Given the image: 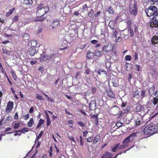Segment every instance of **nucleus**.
<instances>
[{
	"mask_svg": "<svg viewBox=\"0 0 158 158\" xmlns=\"http://www.w3.org/2000/svg\"><path fill=\"white\" fill-rule=\"evenodd\" d=\"M157 129L156 124L151 123L145 127L143 132L145 135L149 137L158 133Z\"/></svg>",
	"mask_w": 158,
	"mask_h": 158,
	"instance_id": "f257e3e1",
	"label": "nucleus"
},
{
	"mask_svg": "<svg viewBox=\"0 0 158 158\" xmlns=\"http://www.w3.org/2000/svg\"><path fill=\"white\" fill-rule=\"evenodd\" d=\"M151 108L148 104L141 105L140 104L138 105L135 109V111L137 113L141 112L140 114L141 116H143L147 114L150 110Z\"/></svg>",
	"mask_w": 158,
	"mask_h": 158,
	"instance_id": "f03ea898",
	"label": "nucleus"
},
{
	"mask_svg": "<svg viewBox=\"0 0 158 158\" xmlns=\"http://www.w3.org/2000/svg\"><path fill=\"white\" fill-rule=\"evenodd\" d=\"M37 11L36 13V15L37 17H41L45 14L48 12V9L46 6H44L43 4L41 3L39 4L37 7Z\"/></svg>",
	"mask_w": 158,
	"mask_h": 158,
	"instance_id": "7ed1b4c3",
	"label": "nucleus"
},
{
	"mask_svg": "<svg viewBox=\"0 0 158 158\" xmlns=\"http://www.w3.org/2000/svg\"><path fill=\"white\" fill-rule=\"evenodd\" d=\"M157 11V8L156 6H150L145 10V12L148 16L154 15Z\"/></svg>",
	"mask_w": 158,
	"mask_h": 158,
	"instance_id": "20e7f679",
	"label": "nucleus"
},
{
	"mask_svg": "<svg viewBox=\"0 0 158 158\" xmlns=\"http://www.w3.org/2000/svg\"><path fill=\"white\" fill-rule=\"evenodd\" d=\"M142 117L140 116L139 118H135L133 121H131L130 122V124L132 127L142 125Z\"/></svg>",
	"mask_w": 158,
	"mask_h": 158,
	"instance_id": "39448f33",
	"label": "nucleus"
},
{
	"mask_svg": "<svg viewBox=\"0 0 158 158\" xmlns=\"http://www.w3.org/2000/svg\"><path fill=\"white\" fill-rule=\"evenodd\" d=\"M130 12L131 14L135 16L137 12V8L136 4L134 3L133 4L130 5Z\"/></svg>",
	"mask_w": 158,
	"mask_h": 158,
	"instance_id": "423d86ee",
	"label": "nucleus"
},
{
	"mask_svg": "<svg viewBox=\"0 0 158 158\" xmlns=\"http://www.w3.org/2000/svg\"><path fill=\"white\" fill-rule=\"evenodd\" d=\"M127 105V102H123L122 104L121 105V106L122 107V108L123 109V113H126L128 112H129L130 110V108L131 107L130 106H128L127 107H126V106Z\"/></svg>",
	"mask_w": 158,
	"mask_h": 158,
	"instance_id": "0eeeda50",
	"label": "nucleus"
},
{
	"mask_svg": "<svg viewBox=\"0 0 158 158\" xmlns=\"http://www.w3.org/2000/svg\"><path fill=\"white\" fill-rule=\"evenodd\" d=\"M60 25L59 20L55 19L52 22L51 27L52 29H56L59 27Z\"/></svg>",
	"mask_w": 158,
	"mask_h": 158,
	"instance_id": "6e6552de",
	"label": "nucleus"
},
{
	"mask_svg": "<svg viewBox=\"0 0 158 158\" xmlns=\"http://www.w3.org/2000/svg\"><path fill=\"white\" fill-rule=\"evenodd\" d=\"M14 102L11 101H9L7 104V107L6 109V111L7 113L10 112V111L12 109Z\"/></svg>",
	"mask_w": 158,
	"mask_h": 158,
	"instance_id": "1a4fd4ad",
	"label": "nucleus"
},
{
	"mask_svg": "<svg viewBox=\"0 0 158 158\" xmlns=\"http://www.w3.org/2000/svg\"><path fill=\"white\" fill-rule=\"evenodd\" d=\"M116 22L113 20H110L109 22L108 26L111 29H118V27L116 25Z\"/></svg>",
	"mask_w": 158,
	"mask_h": 158,
	"instance_id": "9d476101",
	"label": "nucleus"
},
{
	"mask_svg": "<svg viewBox=\"0 0 158 158\" xmlns=\"http://www.w3.org/2000/svg\"><path fill=\"white\" fill-rule=\"evenodd\" d=\"M91 118L94 122L95 124L97 126H98L99 124V123L98 119V114H95L94 115L91 116Z\"/></svg>",
	"mask_w": 158,
	"mask_h": 158,
	"instance_id": "9b49d317",
	"label": "nucleus"
},
{
	"mask_svg": "<svg viewBox=\"0 0 158 158\" xmlns=\"http://www.w3.org/2000/svg\"><path fill=\"white\" fill-rule=\"evenodd\" d=\"M119 108L117 106L113 107L111 109L112 114L114 115L118 114L119 112Z\"/></svg>",
	"mask_w": 158,
	"mask_h": 158,
	"instance_id": "f8f14e48",
	"label": "nucleus"
},
{
	"mask_svg": "<svg viewBox=\"0 0 158 158\" xmlns=\"http://www.w3.org/2000/svg\"><path fill=\"white\" fill-rule=\"evenodd\" d=\"M96 102L95 100L91 101L89 103V108L90 110H93L96 108Z\"/></svg>",
	"mask_w": 158,
	"mask_h": 158,
	"instance_id": "ddd939ff",
	"label": "nucleus"
},
{
	"mask_svg": "<svg viewBox=\"0 0 158 158\" xmlns=\"http://www.w3.org/2000/svg\"><path fill=\"white\" fill-rule=\"evenodd\" d=\"M137 133L135 132L131 134L130 135L127 137L129 139V140H130L131 142L134 140L135 139V137L137 136Z\"/></svg>",
	"mask_w": 158,
	"mask_h": 158,
	"instance_id": "4468645a",
	"label": "nucleus"
},
{
	"mask_svg": "<svg viewBox=\"0 0 158 158\" xmlns=\"http://www.w3.org/2000/svg\"><path fill=\"white\" fill-rule=\"evenodd\" d=\"M106 93L108 97L113 99H115L116 97L114 94L111 89H109L106 91Z\"/></svg>",
	"mask_w": 158,
	"mask_h": 158,
	"instance_id": "2eb2a0df",
	"label": "nucleus"
},
{
	"mask_svg": "<svg viewBox=\"0 0 158 158\" xmlns=\"http://www.w3.org/2000/svg\"><path fill=\"white\" fill-rule=\"evenodd\" d=\"M48 60H52L58 57V55L56 54H51L50 55H48Z\"/></svg>",
	"mask_w": 158,
	"mask_h": 158,
	"instance_id": "dca6fc26",
	"label": "nucleus"
},
{
	"mask_svg": "<svg viewBox=\"0 0 158 158\" xmlns=\"http://www.w3.org/2000/svg\"><path fill=\"white\" fill-rule=\"evenodd\" d=\"M149 23L150 25L152 27H157L158 26V22L154 21L152 20V19L150 20Z\"/></svg>",
	"mask_w": 158,
	"mask_h": 158,
	"instance_id": "f3484780",
	"label": "nucleus"
},
{
	"mask_svg": "<svg viewBox=\"0 0 158 158\" xmlns=\"http://www.w3.org/2000/svg\"><path fill=\"white\" fill-rule=\"evenodd\" d=\"M152 43V44H157L158 43V36H154L151 40Z\"/></svg>",
	"mask_w": 158,
	"mask_h": 158,
	"instance_id": "a211bd4d",
	"label": "nucleus"
},
{
	"mask_svg": "<svg viewBox=\"0 0 158 158\" xmlns=\"http://www.w3.org/2000/svg\"><path fill=\"white\" fill-rule=\"evenodd\" d=\"M94 56L95 55L94 52L89 51L87 53L86 57L88 59H92L93 58Z\"/></svg>",
	"mask_w": 158,
	"mask_h": 158,
	"instance_id": "6ab92c4d",
	"label": "nucleus"
},
{
	"mask_svg": "<svg viewBox=\"0 0 158 158\" xmlns=\"http://www.w3.org/2000/svg\"><path fill=\"white\" fill-rule=\"evenodd\" d=\"M112 154L108 152H107L106 153L102 156L101 158H111L112 157Z\"/></svg>",
	"mask_w": 158,
	"mask_h": 158,
	"instance_id": "aec40b11",
	"label": "nucleus"
},
{
	"mask_svg": "<svg viewBox=\"0 0 158 158\" xmlns=\"http://www.w3.org/2000/svg\"><path fill=\"white\" fill-rule=\"evenodd\" d=\"M101 137L99 134L97 135L94 137L93 143L94 144H96L98 142L100 141Z\"/></svg>",
	"mask_w": 158,
	"mask_h": 158,
	"instance_id": "412c9836",
	"label": "nucleus"
},
{
	"mask_svg": "<svg viewBox=\"0 0 158 158\" xmlns=\"http://www.w3.org/2000/svg\"><path fill=\"white\" fill-rule=\"evenodd\" d=\"M28 51L30 55L31 56H34L37 52L36 49L31 48H29Z\"/></svg>",
	"mask_w": 158,
	"mask_h": 158,
	"instance_id": "4be33fe9",
	"label": "nucleus"
},
{
	"mask_svg": "<svg viewBox=\"0 0 158 158\" xmlns=\"http://www.w3.org/2000/svg\"><path fill=\"white\" fill-rule=\"evenodd\" d=\"M48 60V55L44 54L41 56L40 58V61L41 62H44L46 60Z\"/></svg>",
	"mask_w": 158,
	"mask_h": 158,
	"instance_id": "5701e85b",
	"label": "nucleus"
},
{
	"mask_svg": "<svg viewBox=\"0 0 158 158\" xmlns=\"http://www.w3.org/2000/svg\"><path fill=\"white\" fill-rule=\"evenodd\" d=\"M32 0H24L23 3L24 4L30 6L33 4Z\"/></svg>",
	"mask_w": 158,
	"mask_h": 158,
	"instance_id": "b1692460",
	"label": "nucleus"
},
{
	"mask_svg": "<svg viewBox=\"0 0 158 158\" xmlns=\"http://www.w3.org/2000/svg\"><path fill=\"white\" fill-rule=\"evenodd\" d=\"M133 96L135 98L137 99L140 98V95L138 90L137 89L134 93H133Z\"/></svg>",
	"mask_w": 158,
	"mask_h": 158,
	"instance_id": "393cba45",
	"label": "nucleus"
},
{
	"mask_svg": "<svg viewBox=\"0 0 158 158\" xmlns=\"http://www.w3.org/2000/svg\"><path fill=\"white\" fill-rule=\"evenodd\" d=\"M128 140L129 139L127 137L124 139L122 142L123 144H125L127 147L129 145V143L131 142L130 140Z\"/></svg>",
	"mask_w": 158,
	"mask_h": 158,
	"instance_id": "a878e982",
	"label": "nucleus"
},
{
	"mask_svg": "<svg viewBox=\"0 0 158 158\" xmlns=\"http://www.w3.org/2000/svg\"><path fill=\"white\" fill-rule=\"evenodd\" d=\"M34 124V121L33 118H31L30 119L29 122L28 123V126L29 127H32Z\"/></svg>",
	"mask_w": 158,
	"mask_h": 158,
	"instance_id": "bb28decb",
	"label": "nucleus"
},
{
	"mask_svg": "<svg viewBox=\"0 0 158 158\" xmlns=\"http://www.w3.org/2000/svg\"><path fill=\"white\" fill-rule=\"evenodd\" d=\"M44 121L43 119H40L38 122V123L37 126L36 127L35 129H38L41 127V126L44 123Z\"/></svg>",
	"mask_w": 158,
	"mask_h": 158,
	"instance_id": "cd10ccee",
	"label": "nucleus"
},
{
	"mask_svg": "<svg viewBox=\"0 0 158 158\" xmlns=\"http://www.w3.org/2000/svg\"><path fill=\"white\" fill-rule=\"evenodd\" d=\"M37 44V42L36 40H32L31 42V48H35Z\"/></svg>",
	"mask_w": 158,
	"mask_h": 158,
	"instance_id": "c85d7f7f",
	"label": "nucleus"
},
{
	"mask_svg": "<svg viewBox=\"0 0 158 158\" xmlns=\"http://www.w3.org/2000/svg\"><path fill=\"white\" fill-rule=\"evenodd\" d=\"M109 47V45L104 46L102 48V50L105 52H109L110 51V49L108 48Z\"/></svg>",
	"mask_w": 158,
	"mask_h": 158,
	"instance_id": "c756f323",
	"label": "nucleus"
},
{
	"mask_svg": "<svg viewBox=\"0 0 158 158\" xmlns=\"http://www.w3.org/2000/svg\"><path fill=\"white\" fill-rule=\"evenodd\" d=\"M94 13V10L93 9H91L88 12L87 15L89 17H92Z\"/></svg>",
	"mask_w": 158,
	"mask_h": 158,
	"instance_id": "7c9ffc66",
	"label": "nucleus"
},
{
	"mask_svg": "<svg viewBox=\"0 0 158 158\" xmlns=\"http://www.w3.org/2000/svg\"><path fill=\"white\" fill-rule=\"evenodd\" d=\"M15 8L14 7L11 9H10L8 12L6 13V16L7 17L10 16L14 11Z\"/></svg>",
	"mask_w": 158,
	"mask_h": 158,
	"instance_id": "2f4dec72",
	"label": "nucleus"
},
{
	"mask_svg": "<svg viewBox=\"0 0 158 158\" xmlns=\"http://www.w3.org/2000/svg\"><path fill=\"white\" fill-rule=\"evenodd\" d=\"M155 90V85L153 84L152 86L149 89L148 92L150 94H152L154 93Z\"/></svg>",
	"mask_w": 158,
	"mask_h": 158,
	"instance_id": "473e14b6",
	"label": "nucleus"
},
{
	"mask_svg": "<svg viewBox=\"0 0 158 158\" xmlns=\"http://www.w3.org/2000/svg\"><path fill=\"white\" fill-rule=\"evenodd\" d=\"M152 20L154 22H158V12H157L154 15L152 18Z\"/></svg>",
	"mask_w": 158,
	"mask_h": 158,
	"instance_id": "72a5a7b5",
	"label": "nucleus"
},
{
	"mask_svg": "<svg viewBox=\"0 0 158 158\" xmlns=\"http://www.w3.org/2000/svg\"><path fill=\"white\" fill-rule=\"evenodd\" d=\"M119 143L116 144L114 145V146L111 149L112 151L114 152H116L117 150V148H118V146H119Z\"/></svg>",
	"mask_w": 158,
	"mask_h": 158,
	"instance_id": "f704fd0d",
	"label": "nucleus"
},
{
	"mask_svg": "<svg viewBox=\"0 0 158 158\" xmlns=\"http://www.w3.org/2000/svg\"><path fill=\"white\" fill-rule=\"evenodd\" d=\"M21 36L24 40H27L29 38L28 34L26 33L22 34Z\"/></svg>",
	"mask_w": 158,
	"mask_h": 158,
	"instance_id": "c9c22d12",
	"label": "nucleus"
},
{
	"mask_svg": "<svg viewBox=\"0 0 158 158\" xmlns=\"http://www.w3.org/2000/svg\"><path fill=\"white\" fill-rule=\"evenodd\" d=\"M146 90L143 89L141 90L140 92V97L141 98H143L146 96Z\"/></svg>",
	"mask_w": 158,
	"mask_h": 158,
	"instance_id": "e433bc0d",
	"label": "nucleus"
},
{
	"mask_svg": "<svg viewBox=\"0 0 158 158\" xmlns=\"http://www.w3.org/2000/svg\"><path fill=\"white\" fill-rule=\"evenodd\" d=\"M151 102L154 105H156L158 102V98L154 97L151 100Z\"/></svg>",
	"mask_w": 158,
	"mask_h": 158,
	"instance_id": "4c0bfd02",
	"label": "nucleus"
},
{
	"mask_svg": "<svg viewBox=\"0 0 158 158\" xmlns=\"http://www.w3.org/2000/svg\"><path fill=\"white\" fill-rule=\"evenodd\" d=\"M94 55H95L96 56L100 57L102 56V52L101 51L97 50L95 51Z\"/></svg>",
	"mask_w": 158,
	"mask_h": 158,
	"instance_id": "58836bf2",
	"label": "nucleus"
},
{
	"mask_svg": "<svg viewBox=\"0 0 158 158\" xmlns=\"http://www.w3.org/2000/svg\"><path fill=\"white\" fill-rule=\"evenodd\" d=\"M128 29V32L129 34H130V36L131 37H133L134 35V31L133 29H131V28H129Z\"/></svg>",
	"mask_w": 158,
	"mask_h": 158,
	"instance_id": "ea45409f",
	"label": "nucleus"
},
{
	"mask_svg": "<svg viewBox=\"0 0 158 158\" xmlns=\"http://www.w3.org/2000/svg\"><path fill=\"white\" fill-rule=\"evenodd\" d=\"M79 142L80 145L82 146L84 145V141L83 139H82V136L81 135L79 136Z\"/></svg>",
	"mask_w": 158,
	"mask_h": 158,
	"instance_id": "a19ab883",
	"label": "nucleus"
},
{
	"mask_svg": "<svg viewBox=\"0 0 158 158\" xmlns=\"http://www.w3.org/2000/svg\"><path fill=\"white\" fill-rule=\"evenodd\" d=\"M108 11V12L110 14H114V10L113 9V8L111 6H110L109 7Z\"/></svg>",
	"mask_w": 158,
	"mask_h": 158,
	"instance_id": "79ce46f5",
	"label": "nucleus"
},
{
	"mask_svg": "<svg viewBox=\"0 0 158 158\" xmlns=\"http://www.w3.org/2000/svg\"><path fill=\"white\" fill-rule=\"evenodd\" d=\"M123 123H122L120 122L119 121L117 122L116 123V126L117 128H116L115 129H117L118 128L121 127L123 125Z\"/></svg>",
	"mask_w": 158,
	"mask_h": 158,
	"instance_id": "37998d69",
	"label": "nucleus"
},
{
	"mask_svg": "<svg viewBox=\"0 0 158 158\" xmlns=\"http://www.w3.org/2000/svg\"><path fill=\"white\" fill-rule=\"evenodd\" d=\"M102 72L104 74H105L106 75H107V72H106V71L104 70H102V69H100L98 70V74L99 75H100Z\"/></svg>",
	"mask_w": 158,
	"mask_h": 158,
	"instance_id": "c03bdc74",
	"label": "nucleus"
},
{
	"mask_svg": "<svg viewBox=\"0 0 158 158\" xmlns=\"http://www.w3.org/2000/svg\"><path fill=\"white\" fill-rule=\"evenodd\" d=\"M45 19V18L44 17H38V18H36V19L35 20V21L42 22Z\"/></svg>",
	"mask_w": 158,
	"mask_h": 158,
	"instance_id": "a18cd8bd",
	"label": "nucleus"
},
{
	"mask_svg": "<svg viewBox=\"0 0 158 158\" xmlns=\"http://www.w3.org/2000/svg\"><path fill=\"white\" fill-rule=\"evenodd\" d=\"M132 23V22L131 20H128L127 21L126 23L127 24V27L128 28H131V25Z\"/></svg>",
	"mask_w": 158,
	"mask_h": 158,
	"instance_id": "49530a36",
	"label": "nucleus"
},
{
	"mask_svg": "<svg viewBox=\"0 0 158 158\" xmlns=\"http://www.w3.org/2000/svg\"><path fill=\"white\" fill-rule=\"evenodd\" d=\"M10 73L12 74L13 78L15 80H16L17 78V76L16 74L14 73L13 70H11Z\"/></svg>",
	"mask_w": 158,
	"mask_h": 158,
	"instance_id": "de8ad7c7",
	"label": "nucleus"
},
{
	"mask_svg": "<svg viewBox=\"0 0 158 158\" xmlns=\"http://www.w3.org/2000/svg\"><path fill=\"white\" fill-rule=\"evenodd\" d=\"M43 134V131H41L40 132V133H39V134L38 136L36 137V140L35 141V143L36 142V141H38L39 139L41 137Z\"/></svg>",
	"mask_w": 158,
	"mask_h": 158,
	"instance_id": "09e8293b",
	"label": "nucleus"
},
{
	"mask_svg": "<svg viewBox=\"0 0 158 158\" xmlns=\"http://www.w3.org/2000/svg\"><path fill=\"white\" fill-rule=\"evenodd\" d=\"M116 41L117 42H121L122 40V37L121 36H117V35L115 37Z\"/></svg>",
	"mask_w": 158,
	"mask_h": 158,
	"instance_id": "8fccbe9b",
	"label": "nucleus"
},
{
	"mask_svg": "<svg viewBox=\"0 0 158 158\" xmlns=\"http://www.w3.org/2000/svg\"><path fill=\"white\" fill-rule=\"evenodd\" d=\"M77 124L79 125L80 126L82 127H84L85 126V125L81 121H78Z\"/></svg>",
	"mask_w": 158,
	"mask_h": 158,
	"instance_id": "3c124183",
	"label": "nucleus"
},
{
	"mask_svg": "<svg viewBox=\"0 0 158 158\" xmlns=\"http://www.w3.org/2000/svg\"><path fill=\"white\" fill-rule=\"evenodd\" d=\"M93 141H94V139L93 137L92 136L89 137L87 139V141L88 142H92Z\"/></svg>",
	"mask_w": 158,
	"mask_h": 158,
	"instance_id": "603ef678",
	"label": "nucleus"
},
{
	"mask_svg": "<svg viewBox=\"0 0 158 158\" xmlns=\"http://www.w3.org/2000/svg\"><path fill=\"white\" fill-rule=\"evenodd\" d=\"M127 147V146L124 144H121L119 145L118 147V149H123L124 148Z\"/></svg>",
	"mask_w": 158,
	"mask_h": 158,
	"instance_id": "864d4df0",
	"label": "nucleus"
},
{
	"mask_svg": "<svg viewBox=\"0 0 158 158\" xmlns=\"http://www.w3.org/2000/svg\"><path fill=\"white\" fill-rule=\"evenodd\" d=\"M20 126V124L19 123H15L14 126L13 128L15 129H17Z\"/></svg>",
	"mask_w": 158,
	"mask_h": 158,
	"instance_id": "5fc2aeb1",
	"label": "nucleus"
},
{
	"mask_svg": "<svg viewBox=\"0 0 158 158\" xmlns=\"http://www.w3.org/2000/svg\"><path fill=\"white\" fill-rule=\"evenodd\" d=\"M114 30L113 31V35L115 37H116V36L117 35V34L118 33V29H112Z\"/></svg>",
	"mask_w": 158,
	"mask_h": 158,
	"instance_id": "6e6d98bb",
	"label": "nucleus"
},
{
	"mask_svg": "<svg viewBox=\"0 0 158 158\" xmlns=\"http://www.w3.org/2000/svg\"><path fill=\"white\" fill-rule=\"evenodd\" d=\"M131 148H129L127 150H125V151H121L120 152H119L118 153L116 156H115L113 158H116L117 157V156L118 155H121V154H122L123 153H126V152L129 149H130Z\"/></svg>",
	"mask_w": 158,
	"mask_h": 158,
	"instance_id": "4d7b16f0",
	"label": "nucleus"
},
{
	"mask_svg": "<svg viewBox=\"0 0 158 158\" xmlns=\"http://www.w3.org/2000/svg\"><path fill=\"white\" fill-rule=\"evenodd\" d=\"M19 16L16 15L15 16L13 19H12L13 22H16L19 20Z\"/></svg>",
	"mask_w": 158,
	"mask_h": 158,
	"instance_id": "13d9d810",
	"label": "nucleus"
},
{
	"mask_svg": "<svg viewBox=\"0 0 158 158\" xmlns=\"http://www.w3.org/2000/svg\"><path fill=\"white\" fill-rule=\"evenodd\" d=\"M81 74V72H77L75 74V78L77 79H79V77H78L80 76Z\"/></svg>",
	"mask_w": 158,
	"mask_h": 158,
	"instance_id": "bf43d9fd",
	"label": "nucleus"
},
{
	"mask_svg": "<svg viewBox=\"0 0 158 158\" xmlns=\"http://www.w3.org/2000/svg\"><path fill=\"white\" fill-rule=\"evenodd\" d=\"M125 59L126 60L130 61L131 59V57L130 55H127L125 57Z\"/></svg>",
	"mask_w": 158,
	"mask_h": 158,
	"instance_id": "052dcab7",
	"label": "nucleus"
},
{
	"mask_svg": "<svg viewBox=\"0 0 158 158\" xmlns=\"http://www.w3.org/2000/svg\"><path fill=\"white\" fill-rule=\"evenodd\" d=\"M36 98L40 100H44L43 97L41 95L38 94H36Z\"/></svg>",
	"mask_w": 158,
	"mask_h": 158,
	"instance_id": "680f3d73",
	"label": "nucleus"
},
{
	"mask_svg": "<svg viewBox=\"0 0 158 158\" xmlns=\"http://www.w3.org/2000/svg\"><path fill=\"white\" fill-rule=\"evenodd\" d=\"M29 117V115L28 114H26L25 115L23 116V118L24 120H26L28 119Z\"/></svg>",
	"mask_w": 158,
	"mask_h": 158,
	"instance_id": "e2e57ef3",
	"label": "nucleus"
},
{
	"mask_svg": "<svg viewBox=\"0 0 158 158\" xmlns=\"http://www.w3.org/2000/svg\"><path fill=\"white\" fill-rule=\"evenodd\" d=\"M134 60H138V53L137 52H135L134 55Z\"/></svg>",
	"mask_w": 158,
	"mask_h": 158,
	"instance_id": "0e129e2a",
	"label": "nucleus"
},
{
	"mask_svg": "<svg viewBox=\"0 0 158 158\" xmlns=\"http://www.w3.org/2000/svg\"><path fill=\"white\" fill-rule=\"evenodd\" d=\"M24 129L26 130V129H27V128H23L22 129H21V130L17 131H15V132H21L23 134H25V132H24Z\"/></svg>",
	"mask_w": 158,
	"mask_h": 158,
	"instance_id": "69168bd1",
	"label": "nucleus"
},
{
	"mask_svg": "<svg viewBox=\"0 0 158 158\" xmlns=\"http://www.w3.org/2000/svg\"><path fill=\"white\" fill-rule=\"evenodd\" d=\"M14 119L15 120H17L19 119V117L18 113L17 112L15 113L14 116Z\"/></svg>",
	"mask_w": 158,
	"mask_h": 158,
	"instance_id": "338daca9",
	"label": "nucleus"
},
{
	"mask_svg": "<svg viewBox=\"0 0 158 158\" xmlns=\"http://www.w3.org/2000/svg\"><path fill=\"white\" fill-rule=\"evenodd\" d=\"M91 90L93 93H94L96 92L97 91V89L96 87H92Z\"/></svg>",
	"mask_w": 158,
	"mask_h": 158,
	"instance_id": "774afa93",
	"label": "nucleus"
}]
</instances>
